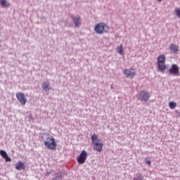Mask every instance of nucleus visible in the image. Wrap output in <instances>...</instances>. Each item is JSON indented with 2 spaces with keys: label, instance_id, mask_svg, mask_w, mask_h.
<instances>
[{
  "label": "nucleus",
  "instance_id": "2",
  "mask_svg": "<svg viewBox=\"0 0 180 180\" xmlns=\"http://www.w3.org/2000/svg\"><path fill=\"white\" fill-rule=\"evenodd\" d=\"M94 30L97 34H103L109 32V27L103 22H100L95 26Z\"/></svg>",
  "mask_w": 180,
  "mask_h": 180
},
{
  "label": "nucleus",
  "instance_id": "8",
  "mask_svg": "<svg viewBox=\"0 0 180 180\" xmlns=\"http://www.w3.org/2000/svg\"><path fill=\"white\" fill-rule=\"evenodd\" d=\"M16 98L21 105H26L27 102V98L25 96V94L22 92H18L16 94Z\"/></svg>",
  "mask_w": 180,
  "mask_h": 180
},
{
  "label": "nucleus",
  "instance_id": "15",
  "mask_svg": "<svg viewBox=\"0 0 180 180\" xmlns=\"http://www.w3.org/2000/svg\"><path fill=\"white\" fill-rule=\"evenodd\" d=\"M0 5L4 8H8L9 6V4L6 0H0Z\"/></svg>",
  "mask_w": 180,
  "mask_h": 180
},
{
  "label": "nucleus",
  "instance_id": "5",
  "mask_svg": "<svg viewBox=\"0 0 180 180\" xmlns=\"http://www.w3.org/2000/svg\"><path fill=\"white\" fill-rule=\"evenodd\" d=\"M151 98V95L147 91H141L139 94V100L142 102H148Z\"/></svg>",
  "mask_w": 180,
  "mask_h": 180
},
{
  "label": "nucleus",
  "instance_id": "4",
  "mask_svg": "<svg viewBox=\"0 0 180 180\" xmlns=\"http://www.w3.org/2000/svg\"><path fill=\"white\" fill-rule=\"evenodd\" d=\"M158 68L159 71H161V72H164L165 71V69L167 68V66H165V55H160L158 58Z\"/></svg>",
  "mask_w": 180,
  "mask_h": 180
},
{
  "label": "nucleus",
  "instance_id": "7",
  "mask_svg": "<svg viewBox=\"0 0 180 180\" xmlns=\"http://www.w3.org/2000/svg\"><path fill=\"white\" fill-rule=\"evenodd\" d=\"M86 158H88V153L86 150H82L77 158V162H79V164H84L85 161H86Z\"/></svg>",
  "mask_w": 180,
  "mask_h": 180
},
{
  "label": "nucleus",
  "instance_id": "18",
  "mask_svg": "<svg viewBox=\"0 0 180 180\" xmlns=\"http://www.w3.org/2000/svg\"><path fill=\"white\" fill-rule=\"evenodd\" d=\"M174 12L178 18H180V8H176Z\"/></svg>",
  "mask_w": 180,
  "mask_h": 180
},
{
  "label": "nucleus",
  "instance_id": "12",
  "mask_svg": "<svg viewBox=\"0 0 180 180\" xmlns=\"http://www.w3.org/2000/svg\"><path fill=\"white\" fill-rule=\"evenodd\" d=\"M25 164H23L22 161L18 162L15 165V169H17V171H21V169L25 170Z\"/></svg>",
  "mask_w": 180,
  "mask_h": 180
},
{
  "label": "nucleus",
  "instance_id": "6",
  "mask_svg": "<svg viewBox=\"0 0 180 180\" xmlns=\"http://www.w3.org/2000/svg\"><path fill=\"white\" fill-rule=\"evenodd\" d=\"M169 74L174 77H179V67L175 64L172 65L171 68L169 69Z\"/></svg>",
  "mask_w": 180,
  "mask_h": 180
},
{
  "label": "nucleus",
  "instance_id": "3",
  "mask_svg": "<svg viewBox=\"0 0 180 180\" xmlns=\"http://www.w3.org/2000/svg\"><path fill=\"white\" fill-rule=\"evenodd\" d=\"M44 146L47 147L49 150H56L57 148V142L53 136H49L46 141H44Z\"/></svg>",
  "mask_w": 180,
  "mask_h": 180
},
{
  "label": "nucleus",
  "instance_id": "19",
  "mask_svg": "<svg viewBox=\"0 0 180 180\" xmlns=\"http://www.w3.org/2000/svg\"><path fill=\"white\" fill-rule=\"evenodd\" d=\"M146 163L148 164V165H151V161L150 160H147Z\"/></svg>",
  "mask_w": 180,
  "mask_h": 180
},
{
  "label": "nucleus",
  "instance_id": "16",
  "mask_svg": "<svg viewBox=\"0 0 180 180\" xmlns=\"http://www.w3.org/2000/svg\"><path fill=\"white\" fill-rule=\"evenodd\" d=\"M117 51L119 53V54H121V56H123L124 54V52L123 51V45H120V46H117Z\"/></svg>",
  "mask_w": 180,
  "mask_h": 180
},
{
  "label": "nucleus",
  "instance_id": "14",
  "mask_svg": "<svg viewBox=\"0 0 180 180\" xmlns=\"http://www.w3.org/2000/svg\"><path fill=\"white\" fill-rule=\"evenodd\" d=\"M42 89L44 91H50L51 89V87L50 86V84L47 82H44L42 84Z\"/></svg>",
  "mask_w": 180,
  "mask_h": 180
},
{
  "label": "nucleus",
  "instance_id": "10",
  "mask_svg": "<svg viewBox=\"0 0 180 180\" xmlns=\"http://www.w3.org/2000/svg\"><path fill=\"white\" fill-rule=\"evenodd\" d=\"M0 155H1L3 158H4L6 162H11V161H12L11 158H9V156L8 155V153H6V151L4 150H0Z\"/></svg>",
  "mask_w": 180,
  "mask_h": 180
},
{
  "label": "nucleus",
  "instance_id": "20",
  "mask_svg": "<svg viewBox=\"0 0 180 180\" xmlns=\"http://www.w3.org/2000/svg\"><path fill=\"white\" fill-rule=\"evenodd\" d=\"M140 176V174H136V176Z\"/></svg>",
  "mask_w": 180,
  "mask_h": 180
},
{
  "label": "nucleus",
  "instance_id": "11",
  "mask_svg": "<svg viewBox=\"0 0 180 180\" xmlns=\"http://www.w3.org/2000/svg\"><path fill=\"white\" fill-rule=\"evenodd\" d=\"M75 26L77 27H79V25H81V17L79 16H75L72 18Z\"/></svg>",
  "mask_w": 180,
  "mask_h": 180
},
{
  "label": "nucleus",
  "instance_id": "9",
  "mask_svg": "<svg viewBox=\"0 0 180 180\" xmlns=\"http://www.w3.org/2000/svg\"><path fill=\"white\" fill-rule=\"evenodd\" d=\"M124 74L127 78H134L136 77V70L133 68L127 69L124 70Z\"/></svg>",
  "mask_w": 180,
  "mask_h": 180
},
{
  "label": "nucleus",
  "instance_id": "1",
  "mask_svg": "<svg viewBox=\"0 0 180 180\" xmlns=\"http://www.w3.org/2000/svg\"><path fill=\"white\" fill-rule=\"evenodd\" d=\"M91 141L94 146V150L101 153L103 148V143H101V139H98V135L94 134L91 136Z\"/></svg>",
  "mask_w": 180,
  "mask_h": 180
},
{
  "label": "nucleus",
  "instance_id": "13",
  "mask_svg": "<svg viewBox=\"0 0 180 180\" xmlns=\"http://www.w3.org/2000/svg\"><path fill=\"white\" fill-rule=\"evenodd\" d=\"M170 50L172 51V53H178L179 51V46H178V45L172 44L170 45Z\"/></svg>",
  "mask_w": 180,
  "mask_h": 180
},
{
  "label": "nucleus",
  "instance_id": "17",
  "mask_svg": "<svg viewBox=\"0 0 180 180\" xmlns=\"http://www.w3.org/2000/svg\"><path fill=\"white\" fill-rule=\"evenodd\" d=\"M169 106L171 109H174L176 106V102H170L169 103Z\"/></svg>",
  "mask_w": 180,
  "mask_h": 180
},
{
  "label": "nucleus",
  "instance_id": "21",
  "mask_svg": "<svg viewBox=\"0 0 180 180\" xmlns=\"http://www.w3.org/2000/svg\"><path fill=\"white\" fill-rule=\"evenodd\" d=\"M158 1H162V0H158Z\"/></svg>",
  "mask_w": 180,
  "mask_h": 180
}]
</instances>
